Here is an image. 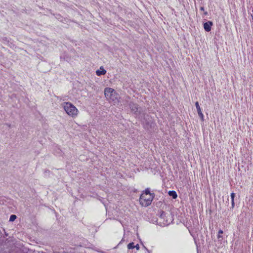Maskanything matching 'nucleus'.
<instances>
[{
  "instance_id": "f257e3e1",
  "label": "nucleus",
  "mask_w": 253,
  "mask_h": 253,
  "mask_svg": "<svg viewBox=\"0 0 253 253\" xmlns=\"http://www.w3.org/2000/svg\"><path fill=\"white\" fill-rule=\"evenodd\" d=\"M104 96L110 102L114 104L119 102L120 96L119 94L112 88L106 87L104 91Z\"/></svg>"
},
{
  "instance_id": "f03ea898",
  "label": "nucleus",
  "mask_w": 253,
  "mask_h": 253,
  "mask_svg": "<svg viewBox=\"0 0 253 253\" xmlns=\"http://www.w3.org/2000/svg\"><path fill=\"white\" fill-rule=\"evenodd\" d=\"M64 111L67 115L73 118H76L79 113L78 109L71 102H64L62 104Z\"/></svg>"
},
{
  "instance_id": "7ed1b4c3",
  "label": "nucleus",
  "mask_w": 253,
  "mask_h": 253,
  "mask_svg": "<svg viewBox=\"0 0 253 253\" xmlns=\"http://www.w3.org/2000/svg\"><path fill=\"white\" fill-rule=\"evenodd\" d=\"M154 195L150 192L148 189L143 192L140 197V203L143 206H148L151 204Z\"/></svg>"
},
{
  "instance_id": "20e7f679",
  "label": "nucleus",
  "mask_w": 253,
  "mask_h": 253,
  "mask_svg": "<svg viewBox=\"0 0 253 253\" xmlns=\"http://www.w3.org/2000/svg\"><path fill=\"white\" fill-rule=\"evenodd\" d=\"M212 23L211 21H208L204 24V28L207 32H210L211 30V27Z\"/></svg>"
},
{
  "instance_id": "39448f33",
  "label": "nucleus",
  "mask_w": 253,
  "mask_h": 253,
  "mask_svg": "<svg viewBox=\"0 0 253 253\" xmlns=\"http://www.w3.org/2000/svg\"><path fill=\"white\" fill-rule=\"evenodd\" d=\"M106 73V71L104 69V68L102 66L100 67L99 69L97 70L96 71V74L98 76H100L101 75H104Z\"/></svg>"
},
{
  "instance_id": "423d86ee",
  "label": "nucleus",
  "mask_w": 253,
  "mask_h": 253,
  "mask_svg": "<svg viewBox=\"0 0 253 253\" xmlns=\"http://www.w3.org/2000/svg\"><path fill=\"white\" fill-rule=\"evenodd\" d=\"M130 108L134 112H136L138 110L137 105L133 103L130 104Z\"/></svg>"
},
{
  "instance_id": "0eeeda50",
  "label": "nucleus",
  "mask_w": 253,
  "mask_h": 253,
  "mask_svg": "<svg viewBox=\"0 0 253 253\" xmlns=\"http://www.w3.org/2000/svg\"><path fill=\"white\" fill-rule=\"evenodd\" d=\"M169 195L172 197L173 199H175L177 197V195L174 191H169Z\"/></svg>"
},
{
  "instance_id": "6e6552de",
  "label": "nucleus",
  "mask_w": 253,
  "mask_h": 253,
  "mask_svg": "<svg viewBox=\"0 0 253 253\" xmlns=\"http://www.w3.org/2000/svg\"><path fill=\"white\" fill-rule=\"evenodd\" d=\"M127 248L128 249H132L134 248V245L133 243H130L128 244Z\"/></svg>"
},
{
  "instance_id": "1a4fd4ad",
  "label": "nucleus",
  "mask_w": 253,
  "mask_h": 253,
  "mask_svg": "<svg viewBox=\"0 0 253 253\" xmlns=\"http://www.w3.org/2000/svg\"><path fill=\"white\" fill-rule=\"evenodd\" d=\"M223 232L221 230H220L218 231V235H217L218 239L222 238V234H223Z\"/></svg>"
},
{
  "instance_id": "9d476101",
  "label": "nucleus",
  "mask_w": 253,
  "mask_h": 253,
  "mask_svg": "<svg viewBox=\"0 0 253 253\" xmlns=\"http://www.w3.org/2000/svg\"><path fill=\"white\" fill-rule=\"evenodd\" d=\"M16 218V216L15 215L12 214L10 216L9 221H13Z\"/></svg>"
},
{
  "instance_id": "9b49d317",
  "label": "nucleus",
  "mask_w": 253,
  "mask_h": 253,
  "mask_svg": "<svg viewBox=\"0 0 253 253\" xmlns=\"http://www.w3.org/2000/svg\"><path fill=\"white\" fill-rule=\"evenodd\" d=\"M199 117L200 118L201 120L202 121H204V115L202 113H199V114H198Z\"/></svg>"
},
{
  "instance_id": "f8f14e48",
  "label": "nucleus",
  "mask_w": 253,
  "mask_h": 253,
  "mask_svg": "<svg viewBox=\"0 0 253 253\" xmlns=\"http://www.w3.org/2000/svg\"><path fill=\"white\" fill-rule=\"evenodd\" d=\"M235 197V194L234 193H232L231 194V200H234V198Z\"/></svg>"
},
{
  "instance_id": "ddd939ff",
  "label": "nucleus",
  "mask_w": 253,
  "mask_h": 253,
  "mask_svg": "<svg viewBox=\"0 0 253 253\" xmlns=\"http://www.w3.org/2000/svg\"><path fill=\"white\" fill-rule=\"evenodd\" d=\"M231 205H232V208H234L235 206V202L234 200H231Z\"/></svg>"
},
{
  "instance_id": "4468645a",
  "label": "nucleus",
  "mask_w": 253,
  "mask_h": 253,
  "mask_svg": "<svg viewBox=\"0 0 253 253\" xmlns=\"http://www.w3.org/2000/svg\"><path fill=\"white\" fill-rule=\"evenodd\" d=\"M195 106H196L197 109H199V108H200L198 102H196L195 103Z\"/></svg>"
},
{
  "instance_id": "2eb2a0df",
  "label": "nucleus",
  "mask_w": 253,
  "mask_h": 253,
  "mask_svg": "<svg viewBox=\"0 0 253 253\" xmlns=\"http://www.w3.org/2000/svg\"><path fill=\"white\" fill-rule=\"evenodd\" d=\"M197 110L198 114H199V113H202V111H201V108H199V109H197Z\"/></svg>"
},
{
  "instance_id": "dca6fc26",
  "label": "nucleus",
  "mask_w": 253,
  "mask_h": 253,
  "mask_svg": "<svg viewBox=\"0 0 253 253\" xmlns=\"http://www.w3.org/2000/svg\"><path fill=\"white\" fill-rule=\"evenodd\" d=\"M134 248H135L137 250H139V245L137 244L136 245L134 246Z\"/></svg>"
},
{
  "instance_id": "f3484780",
  "label": "nucleus",
  "mask_w": 253,
  "mask_h": 253,
  "mask_svg": "<svg viewBox=\"0 0 253 253\" xmlns=\"http://www.w3.org/2000/svg\"><path fill=\"white\" fill-rule=\"evenodd\" d=\"M200 10H202V11H204V7H200Z\"/></svg>"
},
{
  "instance_id": "a211bd4d",
  "label": "nucleus",
  "mask_w": 253,
  "mask_h": 253,
  "mask_svg": "<svg viewBox=\"0 0 253 253\" xmlns=\"http://www.w3.org/2000/svg\"><path fill=\"white\" fill-rule=\"evenodd\" d=\"M204 14H205V15H207V14H208L207 12V11L204 12Z\"/></svg>"
}]
</instances>
